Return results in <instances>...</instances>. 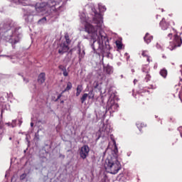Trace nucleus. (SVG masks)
Segmentation results:
<instances>
[{
  "label": "nucleus",
  "mask_w": 182,
  "mask_h": 182,
  "mask_svg": "<svg viewBox=\"0 0 182 182\" xmlns=\"http://www.w3.org/2000/svg\"><path fill=\"white\" fill-rule=\"evenodd\" d=\"M117 65L118 66H120V65H122V63L118 62V63H117Z\"/></svg>",
  "instance_id": "nucleus-46"
},
{
  "label": "nucleus",
  "mask_w": 182,
  "mask_h": 182,
  "mask_svg": "<svg viewBox=\"0 0 182 182\" xmlns=\"http://www.w3.org/2000/svg\"><path fill=\"white\" fill-rule=\"evenodd\" d=\"M114 147L112 151V156H108L104 164L105 171L110 174H117L119 171L122 169V164L119 161V157L117 156L119 150L117 149V146H116L115 141H114Z\"/></svg>",
  "instance_id": "nucleus-4"
},
{
  "label": "nucleus",
  "mask_w": 182,
  "mask_h": 182,
  "mask_svg": "<svg viewBox=\"0 0 182 182\" xmlns=\"http://www.w3.org/2000/svg\"><path fill=\"white\" fill-rule=\"evenodd\" d=\"M159 74L164 79H166L167 77V70H166V68L161 70Z\"/></svg>",
  "instance_id": "nucleus-20"
},
{
  "label": "nucleus",
  "mask_w": 182,
  "mask_h": 182,
  "mask_svg": "<svg viewBox=\"0 0 182 182\" xmlns=\"http://www.w3.org/2000/svg\"><path fill=\"white\" fill-rule=\"evenodd\" d=\"M157 68V64H155L154 68Z\"/></svg>",
  "instance_id": "nucleus-50"
},
{
  "label": "nucleus",
  "mask_w": 182,
  "mask_h": 182,
  "mask_svg": "<svg viewBox=\"0 0 182 182\" xmlns=\"http://www.w3.org/2000/svg\"><path fill=\"white\" fill-rule=\"evenodd\" d=\"M23 80L26 83H28V82H29V80L28 79H26V78H23Z\"/></svg>",
  "instance_id": "nucleus-43"
},
{
  "label": "nucleus",
  "mask_w": 182,
  "mask_h": 182,
  "mask_svg": "<svg viewBox=\"0 0 182 182\" xmlns=\"http://www.w3.org/2000/svg\"><path fill=\"white\" fill-rule=\"evenodd\" d=\"M68 0H48L47 2L36 4V6H29L23 9V18L26 22H29L31 16H35L38 14L42 12L46 14V16H53L54 12H62L65 9Z\"/></svg>",
  "instance_id": "nucleus-2"
},
{
  "label": "nucleus",
  "mask_w": 182,
  "mask_h": 182,
  "mask_svg": "<svg viewBox=\"0 0 182 182\" xmlns=\"http://www.w3.org/2000/svg\"><path fill=\"white\" fill-rule=\"evenodd\" d=\"M88 99H95V92H93V90H90L87 94Z\"/></svg>",
  "instance_id": "nucleus-25"
},
{
  "label": "nucleus",
  "mask_w": 182,
  "mask_h": 182,
  "mask_svg": "<svg viewBox=\"0 0 182 182\" xmlns=\"http://www.w3.org/2000/svg\"><path fill=\"white\" fill-rule=\"evenodd\" d=\"M6 124H7V126H12L11 122L6 123Z\"/></svg>",
  "instance_id": "nucleus-44"
},
{
  "label": "nucleus",
  "mask_w": 182,
  "mask_h": 182,
  "mask_svg": "<svg viewBox=\"0 0 182 182\" xmlns=\"http://www.w3.org/2000/svg\"><path fill=\"white\" fill-rule=\"evenodd\" d=\"M63 76H65V77H68L69 73H68V71H66V70H64V71H63Z\"/></svg>",
  "instance_id": "nucleus-35"
},
{
  "label": "nucleus",
  "mask_w": 182,
  "mask_h": 182,
  "mask_svg": "<svg viewBox=\"0 0 182 182\" xmlns=\"http://www.w3.org/2000/svg\"><path fill=\"white\" fill-rule=\"evenodd\" d=\"M109 133H112V127H110L109 124L102 123L99 129V136L97 140H99L100 137H107L109 136Z\"/></svg>",
  "instance_id": "nucleus-8"
},
{
  "label": "nucleus",
  "mask_w": 182,
  "mask_h": 182,
  "mask_svg": "<svg viewBox=\"0 0 182 182\" xmlns=\"http://www.w3.org/2000/svg\"><path fill=\"white\" fill-rule=\"evenodd\" d=\"M65 41L63 42V43H66V45H70V42H72V41L70 40V38H69V34H68V33H66L65 34Z\"/></svg>",
  "instance_id": "nucleus-21"
},
{
  "label": "nucleus",
  "mask_w": 182,
  "mask_h": 182,
  "mask_svg": "<svg viewBox=\"0 0 182 182\" xmlns=\"http://www.w3.org/2000/svg\"><path fill=\"white\" fill-rule=\"evenodd\" d=\"M11 127H16V119H14L11 122Z\"/></svg>",
  "instance_id": "nucleus-34"
},
{
  "label": "nucleus",
  "mask_w": 182,
  "mask_h": 182,
  "mask_svg": "<svg viewBox=\"0 0 182 182\" xmlns=\"http://www.w3.org/2000/svg\"><path fill=\"white\" fill-rule=\"evenodd\" d=\"M0 106L1 107V117H2V114H4V110H8L9 109V105L5 103V98L4 97H0Z\"/></svg>",
  "instance_id": "nucleus-12"
},
{
  "label": "nucleus",
  "mask_w": 182,
  "mask_h": 182,
  "mask_svg": "<svg viewBox=\"0 0 182 182\" xmlns=\"http://www.w3.org/2000/svg\"><path fill=\"white\" fill-rule=\"evenodd\" d=\"M116 45L117 49H122L123 48V45L119 41H116Z\"/></svg>",
  "instance_id": "nucleus-29"
},
{
  "label": "nucleus",
  "mask_w": 182,
  "mask_h": 182,
  "mask_svg": "<svg viewBox=\"0 0 182 182\" xmlns=\"http://www.w3.org/2000/svg\"><path fill=\"white\" fill-rule=\"evenodd\" d=\"M35 137L37 139H39V129L37 131V132L35 134Z\"/></svg>",
  "instance_id": "nucleus-38"
},
{
  "label": "nucleus",
  "mask_w": 182,
  "mask_h": 182,
  "mask_svg": "<svg viewBox=\"0 0 182 182\" xmlns=\"http://www.w3.org/2000/svg\"><path fill=\"white\" fill-rule=\"evenodd\" d=\"M95 89H97L99 87V82L95 81L93 83Z\"/></svg>",
  "instance_id": "nucleus-32"
},
{
  "label": "nucleus",
  "mask_w": 182,
  "mask_h": 182,
  "mask_svg": "<svg viewBox=\"0 0 182 182\" xmlns=\"http://www.w3.org/2000/svg\"><path fill=\"white\" fill-rule=\"evenodd\" d=\"M150 79H151V76L150 75V74L146 73V77H145V81L149 82Z\"/></svg>",
  "instance_id": "nucleus-31"
},
{
  "label": "nucleus",
  "mask_w": 182,
  "mask_h": 182,
  "mask_svg": "<svg viewBox=\"0 0 182 182\" xmlns=\"http://www.w3.org/2000/svg\"><path fill=\"white\" fill-rule=\"evenodd\" d=\"M129 58H130V56L127 57V59H129Z\"/></svg>",
  "instance_id": "nucleus-52"
},
{
  "label": "nucleus",
  "mask_w": 182,
  "mask_h": 182,
  "mask_svg": "<svg viewBox=\"0 0 182 182\" xmlns=\"http://www.w3.org/2000/svg\"><path fill=\"white\" fill-rule=\"evenodd\" d=\"M92 19L86 16L85 11L80 13V19L85 25V31L88 36H83V39H90V46L94 53L105 56V52L109 49V38L103 31V15L98 13L96 9H92Z\"/></svg>",
  "instance_id": "nucleus-1"
},
{
  "label": "nucleus",
  "mask_w": 182,
  "mask_h": 182,
  "mask_svg": "<svg viewBox=\"0 0 182 182\" xmlns=\"http://www.w3.org/2000/svg\"><path fill=\"white\" fill-rule=\"evenodd\" d=\"M125 55H128L127 53H126Z\"/></svg>",
  "instance_id": "nucleus-53"
},
{
  "label": "nucleus",
  "mask_w": 182,
  "mask_h": 182,
  "mask_svg": "<svg viewBox=\"0 0 182 182\" xmlns=\"http://www.w3.org/2000/svg\"><path fill=\"white\" fill-rule=\"evenodd\" d=\"M4 134V122L2 120L0 121V141L2 140Z\"/></svg>",
  "instance_id": "nucleus-19"
},
{
  "label": "nucleus",
  "mask_w": 182,
  "mask_h": 182,
  "mask_svg": "<svg viewBox=\"0 0 182 182\" xmlns=\"http://www.w3.org/2000/svg\"><path fill=\"white\" fill-rule=\"evenodd\" d=\"M161 12H164V9H161Z\"/></svg>",
  "instance_id": "nucleus-51"
},
{
  "label": "nucleus",
  "mask_w": 182,
  "mask_h": 182,
  "mask_svg": "<svg viewBox=\"0 0 182 182\" xmlns=\"http://www.w3.org/2000/svg\"><path fill=\"white\" fill-rule=\"evenodd\" d=\"M46 21H48L46 17H43L42 18L38 20V25H43V23H46Z\"/></svg>",
  "instance_id": "nucleus-23"
},
{
  "label": "nucleus",
  "mask_w": 182,
  "mask_h": 182,
  "mask_svg": "<svg viewBox=\"0 0 182 182\" xmlns=\"http://www.w3.org/2000/svg\"><path fill=\"white\" fill-rule=\"evenodd\" d=\"M116 94L114 92H109V98L107 104V109L110 113H114L119 109V105L114 102Z\"/></svg>",
  "instance_id": "nucleus-5"
},
{
  "label": "nucleus",
  "mask_w": 182,
  "mask_h": 182,
  "mask_svg": "<svg viewBox=\"0 0 182 182\" xmlns=\"http://www.w3.org/2000/svg\"><path fill=\"white\" fill-rule=\"evenodd\" d=\"M31 127H33V122H31Z\"/></svg>",
  "instance_id": "nucleus-48"
},
{
  "label": "nucleus",
  "mask_w": 182,
  "mask_h": 182,
  "mask_svg": "<svg viewBox=\"0 0 182 182\" xmlns=\"http://www.w3.org/2000/svg\"><path fill=\"white\" fill-rule=\"evenodd\" d=\"M23 122L22 119H18V126L21 127V125L22 124Z\"/></svg>",
  "instance_id": "nucleus-42"
},
{
  "label": "nucleus",
  "mask_w": 182,
  "mask_h": 182,
  "mask_svg": "<svg viewBox=\"0 0 182 182\" xmlns=\"http://www.w3.org/2000/svg\"><path fill=\"white\" fill-rule=\"evenodd\" d=\"M58 68L60 69V70H62L63 72L66 70V67H65L62 65H59Z\"/></svg>",
  "instance_id": "nucleus-33"
},
{
  "label": "nucleus",
  "mask_w": 182,
  "mask_h": 182,
  "mask_svg": "<svg viewBox=\"0 0 182 182\" xmlns=\"http://www.w3.org/2000/svg\"><path fill=\"white\" fill-rule=\"evenodd\" d=\"M7 97H14V94L12 92H10L9 94L6 93Z\"/></svg>",
  "instance_id": "nucleus-37"
},
{
  "label": "nucleus",
  "mask_w": 182,
  "mask_h": 182,
  "mask_svg": "<svg viewBox=\"0 0 182 182\" xmlns=\"http://www.w3.org/2000/svg\"><path fill=\"white\" fill-rule=\"evenodd\" d=\"M136 83H137V80H134V85H136Z\"/></svg>",
  "instance_id": "nucleus-45"
},
{
  "label": "nucleus",
  "mask_w": 182,
  "mask_h": 182,
  "mask_svg": "<svg viewBox=\"0 0 182 182\" xmlns=\"http://www.w3.org/2000/svg\"><path fill=\"white\" fill-rule=\"evenodd\" d=\"M136 127L139 129V132H141V128L142 127H146V124H144V123L137 122L136 123Z\"/></svg>",
  "instance_id": "nucleus-24"
},
{
  "label": "nucleus",
  "mask_w": 182,
  "mask_h": 182,
  "mask_svg": "<svg viewBox=\"0 0 182 182\" xmlns=\"http://www.w3.org/2000/svg\"><path fill=\"white\" fill-rule=\"evenodd\" d=\"M169 46L168 47V49H170V50H174L176 48H178L181 46L182 45V40L181 37L178 36V35H175L173 37V41H169Z\"/></svg>",
  "instance_id": "nucleus-9"
},
{
  "label": "nucleus",
  "mask_w": 182,
  "mask_h": 182,
  "mask_svg": "<svg viewBox=\"0 0 182 182\" xmlns=\"http://www.w3.org/2000/svg\"><path fill=\"white\" fill-rule=\"evenodd\" d=\"M9 140H12V136H10V137L9 138Z\"/></svg>",
  "instance_id": "nucleus-49"
},
{
  "label": "nucleus",
  "mask_w": 182,
  "mask_h": 182,
  "mask_svg": "<svg viewBox=\"0 0 182 182\" xmlns=\"http://www.w3.org/2000/svg\"><path fill=\"white\" fill-rule=\"evenodd\" d=\"M14 26L15 23H14V21L11 19H9L4 23L0 25V39L4 38L3 39H4L6 42L11 43L13 48H15L14 45H16V43L21 41V38L19 28H16L12 29Z\"/></svg>",
  "instance_id": "nucleus-3"
},
{
  "label": "nucleus",
  "mask_w": 182,
  "mask_h": 182,
  "mask_svg": "<svg viewBox=\"0 0 182 182\" xmlns=\"http://www.w3.org/2000/svg\"><path fill=\"white\" fill-rule=\"evenodd\" d=\"M87 97H87V93L83 94V95H82V97L80 98L81 103H82V104L85 103V102H86Z\"/></svg>",
  "instance_id": "nucleus-26"
},
{
  "label": "nucleus",
  "mask_w": 182,
  "mask_h": 182,
  "mask_svg": "<svg viewBox=\"0 0 182 182\" xmlns=\"http://www.w3.org/2000/svg\"><path fill=\"white\" fill-rule=\"evenodd\" d=\"M159 26L162 31H167V32H169L168 33L167 38H168L169 39H171V38H173V32H175L176 30L170 26V23L166 21V18H162V20L159 23Z\"/></svg>",
  "instance_id": "nucleus-7"
},
{
  "label": "nucleus",
  "mask_w": 182,
  "mask_h": 182,
  "mask_svg": "<svg viewBox=\"0 0 182 182\" xmlns=\"http://www.w3.org/2000/svg\"><path fill=\"white\" fill-rule=\"evenodd\" d=\"M149 70H150V68H149V65H145L142 68V72L144 73L147 74V73H149Z\"/></svg>",
  "instance_id": "nucleus-28"
},
{
  "label": "nucleus",
  "mask_w": 182,
  "mask_h": 182,
  "mask_svg": "<svg viewBox=\"0 0 182 182\" xmlns=\"http://www.w3.org/2000/svg\"><path fill=\"white\" fill-rule=\"evenodd\" d=\"M142 56H144V58H147V62H150V57L147 55V50L142 51Z\"/></svg>",
  "instance_id": "nucleus-27"
},
{
  "label": "nucleus",
  "mask_w": 182,
  "mask_h": 182,
  "mask_svg": "<svg viewBox=\"0 0 182 182\" xmlns=\"http://www.w3.org/2000/svg\"><path fill=\"white\" fill-rule=\"evenodd\" d=\"M15 5H23V6H28L29 5V0H18L14 2Z\"/></svg>",
  "instance_id": "nucleus-15"
},
{
  "label": "nucleus",
  "mask_w": 182,
  "mask_h": 182,
  "mask_svg": "<svg viewBox=\"0 0 182 182\" xmlns=\"http://www.w3.org/2000/svg\"><path fill=\"white\" fill-rule=\"evenodd\" d=\"M11 4H14V2H18V0H8Z\"/></svg>",
  "instance_id": "nucleus-41"
},
{
  "label": "nucleus",
  "mask_w": 182,
  "mask_h": 182,
  "mask_svg": "<svg viewBox=\"0 0 182 182\" xmlns=\"http://www.w3.org/2000/svg\"><path fill=\"white\" fill-rule=\"evenodd\" d=\"M69 50V45L66 44V43H61L58 46V53L60 55H63V53H66Z\"/></svg>",
  "instance_id": "nucleus-11"
},
{
  "label": "nucleus",
  "mask_w": 182,
  "mask_h": 182,
  "mask_svg": "<svg viewBox=\"0 0 182 182\" xmlns=\"http://www.w3.org/2000/svg\"><path fill=\"white\" fill-rule=\"evenodd\" d=\"M98 9L100 12V14H102V12H106V6L103 5L102 3H99L98 4Z\"/></svg>",
  "instance_id": "nucleus-17"
},
{
  "label": "nucleus",
  "mask_w": 182,
  "mask_h": 182,
  "mask_svg": "<svg viewBox=\"0 0 182 182\" xmlns=\"http://www.w3.org/2000/svg\"><path fill=\"white\" fill-rule=\"evenodd\" d=\"M45 80H46V74H45V73H41L38 75V82L40 85H42L43 83H45Z\"/></svg>",
  "instance_id": "nucleus-14"
},
{
  "label": "nucleus",
  "mask_w": 182,
  "mask_h": 182,
  "mask_svg": "<svg viewBox=\"0 0 182 182\" xmlns=\"http://www.w3.org/2000/svg\"><path fill=\"white\" fill-rule=\"evenodd\" d=\"M103 67L104 73L107 75H112V73H113V67L110 66L109 65L105 66V64H103Z\"/></svg>",
  "instance_id": "nucleus-13"
},
{
  "label": "nucleus",
  "mask_w": 182,
  "mask_h": 182,
  "mask_svg": "<svg viewBox=\"0 0 182 182\" xmlns=\"http://www.w3.org/2000/svg\"><path fill=\"white\" fill-rule=\"evenodd\" d=\"M178 130L181 134V137H182V127H180L178 128Z\"/></svg>",
  "instance_id": "nucleus-36"
},
{
  "label": "nucleus",
  "mask_w": 182,
  "mask_h": 182,
  "mask_svg": "<svg viewBox=\"0 0 182 182\" xmlns=\"http://www.w3.org/2000/svg\"><path fill=\"white\" fill-rule=\"evenodd\" d=\"M156 47L157 48V49H161V46L159 44V43H156Z\"/></svg>",
  "instance_id": "nucleus-39"
},
{
  "label": "nucleus",
  "mask_w": 182,
  "mask_h": 182,
  "mask_svg": "<svg viewBox=\"0 0 182 182\" xmlns=\"http://www.w3.org/2000/svg\"><path fill=\"white\" fill-rule=\"evenodd\" d=\"M89 151H90V149L89 148V146L84 145L81 147L80 150V156L82 160H85L87 156H89Z\"/></svg>",
  "instance_id": "nucleus-10"
},
{
  "label": "nucleus",
  "mask_w": 182,
  "mask_h": 182,
  "mask_svg": "<svg viewBox=\"0 0 182 182\" xmlns=\"http://www.w3.org/2000/svg\"><path fill=\"white\" fill-rule=\"evenodd\" d=\"M0 56H5L6 58H11L9 55H0Z\"/></svg>",
  "instance_id": "nucleus-47"
},
{
  "label": "nucleus",
  "mask_w": 182,
  "mask_h": 182,
  "mask_svg": "<svg viewBox=\"0 0 182 182\" xmlns=\"http://www.w3.org/2000/svg\"><path fill=\"white\" fill-rule=\"evenodd\" d=\"M144 42H146L147 45H149V43H150L151 41H153V36H150L149 33H146L145 36L144 37Z\"/></svg>",
  "instance_id": "nucleus-16"
},
{
  "label": "nucleus",
  "mask_w": 182,
  "mask_h": 182,
  "mask_svg": "<svg viewBox=\"0 0 182 182\" xmlns=\"http://www.w3.org/2000/svg\"><path fill=\"white\" fill-rule=\"evenodd\" d=\"M27 176H28V174L26 173L21 174V175L20 176V180H21V181H23V180H25V179L26 178Z\"/></svg>",
  "instance_id": "nucleus-30"
},
{
  "label": "nucleus",
  "mask_w": 182,
  "mask_h": 182,
  "mask_svg": "<svg viewBox=\"0 0 182 182\" xmlns=\"http://www.w3.org/2000/svg\"><path fill=\"white\" fill-rule=\"evenodd\" d=\"M75 50L77 51V53H78L79 55V60L80 62V60H82V59H83V58H85V50H81L80 49V46H77V47H75V48H72L67 54V55L65 58V62L68 63L70 62V60H72V55L73 53V52H75Z\"/></svg>",
  "instance_id": "nucleus-6"
},
{
  "label": "nucleus",
  "mask_w": 182,
  "mask_h": 182,
  "mask_svg": "<svg viewBox=\"0 0 182 182\" xmlns=\"http://www.w3.org/2000/svg\"><path fill=\"white\" fill-rule=\"evenodd\" d=\"M73 85H72V82H68L67 83V87H65V89L63 91V93H65V92H69V90H70V89H72Z\"/></svg>",
  "instance_id": "nucleus-22"
},
{
  "label": "nucleus",
  "mask_w": 182,
  "mask_h": 182,
  "mask_svg": "<svg viewBox=\"0 0 182 182\" xmlns=\"http://www.w3.org/2000/svg\"><path fill=\"white\" fill-rule=\"evenodd\" d=\"M77 92H76V96L77 97H79L80 95V93H82V90H83V85H78L77 86V89H76Z\"/></svg>",
  "instance_id": "nucleus-18"
},
{
  "label": "nucleus",
  "mask_w": 182,
  "mask_h": 182,
  "mask_svg": "<svg viewBox=\"0 0 182 182\" xmlns=\"http://www.w3.org/2000/svg\"><path fill=\"white\" fill-rule=\"evenodd\" d=\"M60 97H62V95L61 94L58 95L57 99L55 100V101L58 102V100H59V99H60Z\"/></svg>",
  "instance_id": "nucleus-40"
}]
</instances>
